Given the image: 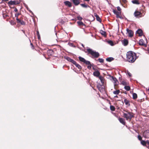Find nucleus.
Listing matches in <instances>:
<instances>
[{
  "mask_svg": "<svg viewBox=\"0 0 149 149\" xmlns=\"http://www.w3.org/2000/svg\"><path fill=\"white\" fill-rule=\"evenodd\" d=\"M137 58L136 54L132 51H129L126 54V59L127 61L130 63H134Z\"/></svg>",
  "mask_w": 149,
  "mask_h": 149,
  "instance_id": "f257e3e1",
  "label": "nucleus"
},
{
  "mask_svg": "<svg viewBox=\"0 0 149 149\" xmlns=\"http://www.w3.org/2000/svg\"><path fill=\"white\" fill-rule=\"evenodd\" d=\"M87 52L86 51V53H88V54H90V56L91 58L93 59H96L97 58L100 56V54L98 52H96L93 50L92 49L89 48L86 50Z\"/></svg>",
  "mask_w": 149,
  "mask_h": 149,
  "instance_id": "f03ea898",
  "label": "nucleus"
},
{
  "mask_svg": "<svg viewBox=\"0 0 149 149\" xmlns=\"http://www.w3.org/2000/svg\"><path fill=\"white\" fill-rule=\"evenodd\" d=\"M125 112H123V116L126 120H131L132 118L134 117V114L132 112H130L128 110H123Z\"/></svg>",
  "mask_w": 149,
  "mask_h": 149,
  "instance_id": "7ed1b4c3",
  "label": "nucleus"
},
{
  "mask_svg": "<svg viewBox=\"0 0 149 149\" xmlns=\"http://www.w3.org/2000/svg\"><path fill=\"white\" fill-rule=\"evenodd\" d=\"M110 77L111 78L110 79L113 82L114 85V88H115L118 85L119 82L115 77L113 76H110Z\"/></svg>",
  "mask_w": 149,
  "mask_h": 149,
  "instance_id": "20e7f679",
  "label": "nucleus"
},
{
  "mask_svg": "<svg viewBox=\"0 0 149 149\" xmlns=\"http://www.w3.org/2000/svg\"><path fill=\"white\" fill-rule=\"evenodd\" d=\"M142 145L146 147L149 149V140H147L146 141H143L142 142Z\"/></svg>",
  "mask_w": 149,
  "mask_h": 149,
  "instance_id": "39448f33",
  "label": "nucleus"
},
{
  "mask_svg": "<svg viewBox=\"0 0 149 149\" xmlns=\"http://www.w3.org/2000/svg\"><path fill=\"white\" fill-rule=\"evenodd\" d=\"M143 136L145 138H149V130L145 131L143 132Z\"/></svg>",
  "mask_w": 149,
  "mask_h": 149,
  "instance_id": "423d86ee",
  "label": "nucleus"
},
{
  "mask_svg": "<svg viewBox=\"0 0 149 149\" xmlns=\"http://www.w3.org/2000/svg\"><path fill=\"white\" fill-rule=\"evenodd\" d=\"M126 31L129 37H132L134 35V32L132 30L127 28Z\"/></svg>",
  "mask_w": 149,
  "mask_h": 149,
  "instance_id": "0eeeda50",
  "label": "nucleus"
},
{
  "mask_svg": "<svg viewBox=\"0 0 149 149\" xmlns=\"http://www.w3.org/2000/svg\"><path fill=\"white\" fill-rule=\"evenodd\" d=\"M113 13L116 15V17L117 18H121V11H118L116 10H113Z\"/></svg>",
  "mask_w": 149,
  "mask_h": 149,
  "instance_id": "6e6552de",
  "label": "nucleus"
},
{
  "mask_svg": "<svg viewBox=\"0 0 149 149\" xmlns=\"http://www.w3.org/2000/svg\"><path fill=\"white\" fill-rule=\"evenodd\" d=\"M134 15L135 17L138 18L141 17L142 15L141 13L138 11H136L134 13Z\"/></svg>",
  "mask_w": 149,
  "mask_h": 149,
  "instance_id": "1a4fd4ad",
  "label": "nucleus"
},
{
  "mask_svg": "<svg viewBox=\"0 0 149 149\" xmlns=\"http://www.w3.org/2000/svg\"><path fill=\"white\" fill-rule=\"evenodd\" d=\"M84 63L86 65H88L87 68L88 69H90L91 68L92 65L89 61L85 60Z\"/></svg>",
  "mask_w": 149,
  "mask_h": 149,
  "instance_id": "9d476101",
  "label": "nucleus"
},
{
  "mask_svg": "<svg viewBox=\"0 0 149 149\" xmlns=\"http://www.w3.org/2000/svg\"><path fill=\"white\" fill-rule=\"evenodd\" d=\"M118 119L121 124L124 125H125L126 122L124 118H122L119 117Z\"/></svg>",
  "mask_w": 149,
  "mask_h": 149,
  "instance_id": "9b49d317",
  "label": "nucleus"
},
{
  "mask_svg": "<svg viewBox=\"0 0 149 149\" xmlns=\"http://www.w3.org/2000/svg\"><path fill=\"white\" fill-rule=\"evenodd\" d=\"M122 43L124 46H127L129 43L128 40L127 39H124L122 41Z\"/></svg>",
  "mask_w": 149,
  "mask_h": 149,
  "instance_id": "f8f14e48",
  "label": "nucleus"
},
{
  "mask_svg": "<svg viewBox=\"0 0 149 149\" xmlns=\"http://www.w3.org/2000/svg\"><path fill=\"white\" fill-rule=\"evenodd\" d=\"M136 33L139 35V36H141L143 35V32L142 30L141 29H138L136 32Z\"/></svg>",
  "mask_w": 149,
  "mask_h": 149,
  "instance_id": "ddd939ff",
  "label": "nucleus"
},
{
  "mask_svg": "<svg viewBox=\"0 0 149 149\" xmlns=\"http://www.w3.org/2000/svg\"><path fill=\"white\" fill-rule=\"evenodd\" d=\"M65 5L68 6L69 7H72V3L70 1H66L64 2Z\"/></svg>",
  "mask_w": 149,
  "mask_h": 149,
  "instance_id": "4468645a",
  "label": "nucleus"
},
{
  "mask_svg": "<svg viewBox=\"0 0 149 149\" xmlns=\"http://www.w3.org/2000/svg\"><path fill=\"white\" fill-rule=\"evenodd\" d=\"M93 74L94 76L99 77L100 76V73L98 71H96L93 72Z\"/></svg>",
  "mask_w": 149,
  "mask_h": 149,
  "instance_id": "2eb2a0df",
  "label": "nucleus"
},
{
  "mask_svg": "<svg viewBox=\"0 0 149 149\" xmlns=\"http://www.w3.org/2000/svg\"><path fill=\"white\" fill-rule=\"evenodd\" d=\"M99 78L100 80L102 85H103L104 83V78L102 76H100L99 77Z\"/></svg>",
  "mask_w": 149,
  "mask_h": 149,
  "instance_id": "dca6fc26",
  "label": "nucleus"
},
{
  "mask_svg": "<svg viewBox=\"0 0 149 149\" xmlns=\"http://www.w3.org/2000/svg\"><path fill=\"white\" fill-rule=\"evenodd\" d=\"M73 2V3L75 6L78 5L79 3L80 2L79 0H71Z\"/></svg>",
  "mask_w": 149,
  "mask_h": 149,
  "instance_id": "f3484780",
  "label": "nucleus"
},
{
  "mask_svg": "<svg viewBox=\"0 0 149 149\" xmlns=\"http://www.w3.org/2000/svg\"><path fill=\"white\" fill-rule=\"evenodd\" d=\"M124 102L126 105H127L128 107L130 106V104L129 100L125 98L124 100Z\"/></svg>",
  "mask_w": 149,
  "mask_h": 149,
  "instance_id": "a211bd4d",
  "label": "nucleus"
},
{
  "mask_svg": "<svg viewBox=\"0 0 149 149\" xmlns=\"http://www.w3.org/2000/svg\"><path fill=\"white\" fill-rule=\"evenodd\" d=\"M16 20L17 22L20 23L22 25L25 24V22L22 20V19H16Z\"/></svg>",
  "mask_w": 149,
  "mask_h": 149,
  "instance_id": "6ab92c4d",
  "label": "nucleus"
},
{
  "mask_svg": "<svg viewBox=\"0 0 149 149\" xmlns=\"http://www.w3.org/2000/svg\"><path fill=\"white\" fill-rule=\"evenodd\" d=\"M77 23L78 25L79 26H83L85 25L84 23L82 22L81 20L77 21Z\"/></svg>",
  "mask_w": 149,
  "mask_h": 149,
  "instance_id": "aec40b11",
  "label": "nucleus"
},
{
  "mask_svg": "<svg viewBox=\"0 0 149 149\" xmlns=\"http://www.w3.org/2000/svg\"><path fill=\"white\" fill-rule=\"evenodd\" d=\"M100 32L102 36H103L104 37H106L107 35L106 32L102 30H100Z\"/></svg>",
  "mask_w": 149,
  "mask_h": 149,
  "instance_id": "412c9836",
  "label": "nucleus"
},
{
  "mask_svg": "<svg viewBox=\"0 0 149 149\" xmlns=\"http://www.w3.org/2000/svg\"><path fill=\"white\" fill-rule=\"evenodd\" d=\"M144 40L143 39H141L139 41V44L140 45H144Z\"/></svg>",
  "mask_w": 149,
  "mask_h": 149,
  "instance_id": "4be33fe9",
  "label": "nucleus"
},
{
  "mask_svg": "<svg viewBox=\"0 0 149 149\" xmlns=\"http://www.w3.org/2000/svg\"><path fill=\"white\" fill-rule=\"evenodd\" d=\"M11 24L12 25H14L16 24V21L15 19H13L9 21Z\"/></svg>",
  "mask_w": 149,
  "mask_h": 149,
  "instance_id": "5701e85b",
  "label": "nucleus"
},
{
  "mask_svg": "<svg viewBox=\"0 0 149 149\" xmlns=\"http://www.w3.org/2000/svg\"><path fill=\"white\" fill-rule=\"evenodd\" d=\"M95 60L96 61H98L100 63H103L104 62V60L102 58H99L97 60L95 59Z\"/></svg>",
  "mask_w": 149,
  "mask_h": 149,
  "instance_id": "b1692460",
  "label": "nucleus"
},
{
  "mask_svg": "<svg viewBox=\"0 0 149 149\" xmlns=\"http://www.w3.org/2000/svg\"><path fill=\"white\" fill-rule=\"evenodd\" d=\"M78 58H79V60L80 61H81V62H83L84 63L86 60L84 58H83L81 56H79L78 57Z\"/></svg>",
  "mask_w": 149,
  "mask_h": 149,
  "instance_id": "393cba45",
  "label": "nucleus"
},
{
  "mask_svg": "<svg viewBox=\"0 0 149 149\" xmlns=\"http://www.w3.org/2000/svg\"><path fill=\"white\" fill-rule=\"evenodd\" d=\"M133 99L134 100H136L137 97V94L135 93H133L132 94Z\"/></svg>",
  "mask_w": 149,
  "mask_h": 149,
  "instance_id": "a878e982",
  "label": "nucleus"
},
{
  "mask_svg": "<svg viewBox=\"0 0 149 149\" xmlns=\"http://www.w3.org/2000/svg\"><path fill=\"white\" fill-rule=\"evenodd\" d=\"M132 2L133 4H139V3L138 0H134L132 1Z\"/></svg>",
  "mask_w": 149,
  "mask_h": 149,
  "instance_id": "bb28decb",
  "label": "nucleus"
},
{
  "mask_svg": "<svg viewBox=\"0 0 149 149\" xmlns=\"http://www.w3.org/2000/svg\"><path fill=\"white\" fill-rule=\"evenodd\" d=\"M137 137H138V139L139 141H141V144L142 145V141H145L142 140V137L140 135H138Z\"/></svg>",
  "mask_w": 149,
  "mask_h": 149,
  "instance_id": "cd10ccee",
  "label": "nucleus"
},
{
  "mask_svg": "<svg viewBox=\"0 0 149 149\" xmlns=\"http://www.w3.org/2000/svg\"><path fill=\"white\" fill-rule=\"evenodd\" d=\"M113 59L114 58L112 57H109L106 58V60L107 61L110 62L113 61Z\"/></svg>",
  "mask_w": 149,
  "mask_h": 149,
  "instance_id": "c85d7f7f",
  "label": "nucleus"
},
{
  "mask_svg": "<svg viewBox=\"0 0 149 149\" xmlns=\"http://www.w3.org/2000/svg\"><path fill=\"white\" fill-rule=\"evenodd\" d=\"M124 88L127 91H129L130 89V87L128 86H125L124 87Z\"/></svg>",
  "mask_w": 149,
  "mask_h": 149,
  "instance_id": "c756f323",
  "label": "nucleus"
},
{
  "mask_svg": "<svg viewBox=\"0 0 149 149\" xmlns=\"http://www.w3.org/2000/svg\"><path fill=\"white\" fill-rule=\"evenodd\" d=\"M120 91L119 90H116L114 91L113 92V93L115 95H118L120 93Z\"/></svg>",
  "mask_w": 149,
  "mask_h": 149,
  "instance_id": "7c9ffc66",
  "label": "nucleus"
},
{
  "mask_svg": "<svg viewBox=\"0 0 149 149\" xmlns=\"http://www.w3.org/2000/svg\"><path fill=\"white\" fill-rule=\"evenodd\" d=\"M75 65L79 69H80V70L81 69L82 67L79 64L77 63L75 64Z\"/></svg>",
  "mask_w": 149,
  "mask_h": 149,
  "instance_id": "2f4dec72",
  "label": "nucleus"
},
{
  "mask_svg": "<svg viewBox=\"0 0 149 149\" xmlns=\"http://www.w3.org/2000/svg\"><path fill=\"white\" fill-rule=\"evenodd\" d=\"M110 109L112 111H114L115 110V107L112 105H111L110 106Z\"/></svg>",
  "mask_w": 149,
  "mask_h": 149,
  "instance_id": "473e14b6",
  "label": "nucleus"
},
{
  "mask_svg": "<svg viewBox=\"0 0 149 149\" xmlns=\"http://www.w3.org/2000/svg\"><path fill=\"white\" fill-rule=\"evenodd\" d=\"M108 42V43H109V44L111 46H113L114 45L113 42L111 40L109 41Z\"/></svg>",
  "mask_w": 149,
  "mask_h": 149,
  "instance_id": "72a5a7b5",
  "label": "nucleus"
},
{
  "mask_svg": "<svg viewBox=\"0 0 149 149\" xmlns=\"http://www.w3.org/2000/svg\"><path fill=\"white\" fill-rule=\"evenodd\" d=\"M93 16V17L94 19L95 18L94 17H95L96 19H100L99 16L96 13H94V16Z\"/></svg>",
  "mask_w": 149,
  "mask_h": 149,
  "instance_id": "f704fd0d",
  "label": "nucleus"
},
{
  "mask_svg": "<svg viewBox=\"0 0 149 149\" xmlns=\"http://www.w3.org/2000/svg\"><path fill=\"white\" fill-rule=\"evenodd\" d=\"M80 5L83 7L84 8H87L88 6L87 5H86L85 4H80Z\"/></svg>",
  "mask_w": 149,
  "mask_h": 149,
  "instance_id": "c9c22d12",
  "label": "nucleus"
},
{
  "mask_svg": "<svg viewBox=\"0 0 149 149\" xmlns=\"http://www.w3.org/2000/svg\"><path fill=\"white\" fill-rule=\"evenodd\" d=\"M37 35L38 36V39H40V37L38 31H37Z\"/></svg>",
  "mask_w": 149,
  "mask_h": 149,
  "instance_id": "e433bc0d",
  "label": "nucleus"
},
{
  "mask_svg": "<svg viewBox=\"0 0 149 149\" xmlns=\"http://www.w3.org/2000/svg\"><path fill=\"white\" fill-rule=\"evenodd\" d=\"M8 4L10 5H13V1H10L8 2Z\"/></svg>",
  "mask_w": 149,
  "mask_h": 149,
  "instance_id": "4c0bfd02",
  "label": "nucleus"
},
{
  "mask_svg": "<svg viewBox=\"0 0 149 149\" xmlns=\"http://www.w3.org/2000/svg\"><path fill=\"white\" fill-rule=\"evenodd\" d=\"M120 2H122L124 3H126L127 2V1L126 0H120Z\"/></svg>",
  "mask_w": 149,
  "mask_h": 149,
  "instance_id": "58836bf2",
  "label": "nucleus"
},
{
  "mask_svg": "<svg viewBox=\"0 0 149 149\" xmlns=\"http://www.w3.org/2000/svg\"><path fill=\"white\" fill-rule=\"evenodd\" d=\"M66 59L69 61L70 62L72 59L70 58V57H67Z\"/></svg>",
  "mask_w": 149,
  "mask_h": 149,
  "instance_id": "ea45409f",
  "label": "nucleus"
},
{
  "mask_svg": "<svg viewBox=\"0 0 149 149\" xmlns=\"http://www.w3.org/2000/svg\"><path fill=\"white\" fill-rule=\"evenodd\" d=\"M122 84H123L124 85L126 86V85H127V83L125 81H122Z\"/></svg>",
  "mask_w": 149,
  "mask_h": 149,
  "instance_id": "a19ab883",
  "label": "nucleus"
},
{
  "mask_svg": "<svg viewBox=\"0 0 149 149\" xmlns=\"http://www.w3.org/2000/svg\"><path fill=\"white\" fill-rule=\"evenodd\" d=\"M15 16L16 17L17 19L18 18V16L20 15L19 13H16L15 14Z\"/></svg>",
  "mask_w": 149,
  "mask_h": 149,
  "instance_id": "79ce46f5",
  "label": "nucleus"
},
{
  "mask_svg": "<svg viewBox=\"0 0 149 149\" xmlns=\"http://www.w3.org/2000/svg\"><path fill=\"white\" fill-rule=\"evenodd\" d=\"M117 9L118 10V11H121V9L120 7H119V6L118 7H117Z\"/></svg>",
  "mask_w": 149,
  "mask_h": 149,
  "instance_id": "37998d69",
  "label": "nucleus"
},
{
  "mask_svg": "<svg viewBox=\"0 0 149 149\" xmlns=\"http://www.w3.org/2000/svg\"><path fill=\"white\" fill-rule=\"evenodd\" d=\"M59 21H60V22L61 23V24H63L64 23V22L62 19H61V20Z\"/></svg>",
  "mask_w": 149,
  "mask_h": 149,
  "instance_id": "c03bdc74",
  "label": "nucleus"
},
{
  "mask_svg": "<svg viewBox=\"0 0 149 149\" xmlns=\"http://www.w3.org/2000/svg\"><path fill=\"white\" fill-rule=\"evenodd\" d=\"M127 73L130 77H131L132 76L131 74L129 72L127 71Z\"/></svg>",
  "mask_w": 149,
  "mask_h": 149,
  "instance_id": "a18cd8bd",
  "label": "nucleus"
},
{
  "mask_svg": "<svg viewBox=\"0 0 149 149\" xmlns=\"http://www.w3.org/2000/svg\"><path fill=\"white\" fill-rule=\"evenodd\" d=\"M48 52L51 53V54H52L53 53V51L52 50H50L48 51Z\"/></svg>",
  "mask_w": 149,
  "mask_h": 149,
  "instance_id": "49530a36",
  "label": "nucleus"
},
{
  "mask_svg": "<svg viewBox=\"0 0 149 149\" xmlns=\"http://www.w3.org/2000/svg\"><path fill=\"white\" fill-rule=\"evenodd\" d=\"M31 47L32 49H34V47L33 44L32 43H31Z\"/></svg>",
  "mask_w": 149,
  "mask_h": 149,
  "instance_id": "de8ad7c7",
  "label": "nucleus"
},
{
  "mask_svg": "<svg viewBox=\"0 0 149 149\" xmlns=\"http://www.w3.org/2000/svg\"><path fill=\"white\" fill-rule=\"evenodd\" d=\"M13 1V5L14 4H16L18 3H19H19H17L16 1Z\"/></svg>",
  "mask_w": 149,
  "mask_h": 149,
  "instance_id": "09e8293b",
  "label": "nucleus"
},
{
  "mask_svg": "<svg viewBox=\"0 0 149 149\" xmlns=\"http://www.w3.org/2000/svg\"><path fill=\"white\" fill-rule=\"evenodd\" d=\"M76 62L74 61V60L72 61V63L75 65V64L76 63Z\"/></svg>",
  "mask_w": 149,
  "mask_h": 149,
  "instance_id": "8fccbe9b",
  "label": "nucleus"
},
{
  "mask_svg": "<svg viewBox=\"0 0 149 149\" xmlns=\"http://www.w3.org/2000/svg\"><path fill=\"white\" fill-rule=\"evenodd\" d=\"M97 20L100 22H102V19H97Z\"/></svg>",
  "mask_w": 149,
  "mask_h": 149,
  "instance_id": "3c124183",
  "label": "nucleus"
},
{
  "mask_svg": "<svg viewBox=\"0 0 149 149\" xmlns=\"http://www.w3.org/2000/svg\"><path fill=\"white\" fill-rule=\"evenodd\" d=\"M14 11L15 12H17V9L15 8L14 10Z\"/></svg>",
  "mask_w": 149,
  "mask_h": 149,
  "instance_id": "603ef678",
  "label": "nucleus"
},
{
  "mask_svg": "<svg viewBox=\"0 0 149 149\" xmlns=\"http://www.w3.org/2000/svg\"><path fill=\"white\" fill-rule=\"evenodd\" d=\"M9 0H2V1H8Z\"/></svg>",
  "mask_w": 149,
  "mask_h": 149,
  "instance_id": "864d4df0",
  "label": "nucleus"
},
{
  "mask_svg": "<svg viewBox=\"0 0 149 149\" xmlns=\"http://www.w3.org/2000/svg\"><path fill=\"white\" fill-rule=\"evenodd\" d=\"M84 1H87L89 2L90 1V0H84Z\"/></svg>",
  "mask_w": 149,
  "mask_h": 149,
  "instance_id": "5fc2aeb1",
  "label": "nucleus"
},
{
  "mask_svg": "<svg viewBox=\"0 0 149 149\" xmlns=\"http://www.w3.org/2000/svg\"><path fill=\"white\" fill-rule=\"evenodd\" d=\"M114 97H117V98H118V96L117 95H116V96H114Z\"/></svg>",
  "mask_w": 149,
  "mask_h": 149,
  "instance_id": "6e6d98bb",
  "label": "nucleus"
},
{
  "mask_svg": "<svg viewBox=\"0 0 149 149\" xmlns=\"http://www.w3.org/2000/svg\"><path fill=\"white\" fill-rule=\"evenodd\" d=\"M74 60L72 59V60H71V61H70V62H71L72 63V61H73Z\"/></svg>",
  "mask_w": 149,
  "mask_h": 149,
  "instance_id": "4d7b16f0",
  "label": "nucleus"
},
{
  "mask_svg": "<svg viewBox=\"0 0 149 149\" xmlns=\"http://www.w3.org/2000/svg\"><path fill=\"white\" fill-rule=\"evenodd\" d=\"M82 45L83 47H84V46L83 45V44H82Z\"/></svg>",
  "mask_w": 149,
  "mask_h": 149,
  "instance_id": "13d9d810",
  "label": "nucleus"
},
{
  "mask_svg": "<svg viewBox=\"0 0 149 149\" xmlns=\"http://www.w3.org/2000/svg\"><path fill=\"white\" fill-rule=\"evenodd\" d=\"M33 21H34V20H35V19H33Z\"/></svg>",
  "mask_w": 149,
  "mask_h": 149,
  "instance_id": "bf43d9fd",
  "label": "nucleus"
},
{
  "mask_svg": "<svg viewBox=\"0 0 149 149\" xmlns=\"http://www.w3.org/2000/svg\"><path fill=\"white\" fill-rule=\"evenodd\" d=\"M74 19H72V20H74Z\"/></svg>",
  "mask_w": 149,
  "mask_h": 149,
  "instance_id": "052dcab7",
  "label": "nucleus"
}]
</instances>
